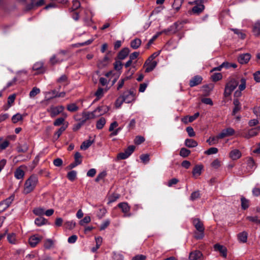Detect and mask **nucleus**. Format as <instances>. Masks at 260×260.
<instances>
[{
  "mask_svg": "<svg viewBox=\"0 0 260 260\" xmlns=\"http://www.w3.org/2000/svg\"><path fill=\"white\" fill-rule=\"evenodd\" d=\"M38 183V177L36 175H31L24 182L23 193L27 194L31 192L35 189Z\"/></svg>",
  "mask_w": 260,
  "mask_h": 260,
  "instance_id": "nucleus-1",
  "label": "nucleus"
},
{
  "mask_svg": "<svg viewBox=\"0 0 260 260\" xmlns=\"http://www.w3.org/2000/svg\"><path fill=\"white\" fill-rule=\"evenodd\" d=\"M67 53V50H60L56 54L53 55L50 58V62L51 64L54 65L57 63H60L64 59V57Z\"/></svg>",
  "mask_w": 260,
  "mask_h": 260,
  "instance_id": "nucleus-2",
  "label": "nucleus"
},
{
  "mask_svg": "<svg viewBox=\"0 0 260 260\" xmlns=\"http://www.w3.org/2000/svg\"><path fill=\"white\" fill-rule=\"evenodd\" d=\"M184 23V22L183 21L176 22L174 23L172 25L170 26L168 28L164 29L163 30L159 31L158 32H161V35L162 34L168 35L170 32H171L173 34H175L182 28Z\"/></svg>",
  "mask_w": 260,
  "mask_h": 260,
  "instance_id": "nucleus-3",
  "label": "nucleus"
},
{
  "mask_svg": "<svg viewBox=\"0 0 260 260\" xmlns=\"http://www.w3.org/2000/svg\"><path fill=\"white\" fill-rule=\"evenodd\" d=\"M238 82L234 79L229 81L225 87L224 94L225 96H228L238 85Z\"/></svg>",
  "mask_w": 260,
  "mask_h": 260,
  "instance_id": "nucleus-4",
  "label": "nucleus"
},
{
  "mask_svg": "<svg viewBox=\"0 0 260 260\" xmlns=\"http://www.w3.org/2000/svg\"><path fill=\"white\" fill-rule=\"evenodd\" d=\"M193 223L196 229L199 232V234H196L195 238L197 239L203 238L204 231L203 224L199 219H194L193 221Z\"/></svg>",
  "mask_w": 260,
  "mask_h": 260,
  "instance_id": "nucleus-5",
  "label": "nucleus"
},
{
  "mask_svg": "<svg viewBox=\"0 0 260 260\" xmlns=\"http://www.w3.org/2000/svg\"><path fill=\"white\" fill-rule=\"evenodd\" d=\"M64 110V107L62 105L57 106H51L47 109V111L50 114V116L51 117H55L58 115L62 113Z\"/></svg>",
  "mask_w": 260,
  "mask_h": 260,
  "instance_id": "nucleus-6",
  "label": "nucleus"
},
{
  "mask_svg": "<svg viewBox=\"0 0 260 260\" xmlns=\"http://www.w3.org/2000/svg\"><path fill=\"white\" fill-rule=\"evenodd\" d=\"M82 117L81 118H75V120L76 121H79V122H82L84 124V123L88 120L94 119L97 117L98 115L96 114H94V113L92 112H83L82 113Z\"/></svg>",
  "mask_w": 260,
  "mask_h": 260,
  "instance_id": "nucleus-7",
  "label": "nucleus"
},
{
  "mask_svg": "<svg viewBox=\"0 0 260 260\" xmlns=\"http://www.w3.org/2000/svg\"><path fill=\"white\" fill-rule=\"evenodd\" d=\"M135 147L133 145L129 146L124 152H121L117 155V158L119 159H124L128 157L134 152Z\"/></svg>",
  "mask_w": 260,
  "mask_h": 260,
  "instance_id": "nucleus-8",
  "label": "nucleus"
},
{
  "mask_svg": "<svg viewBox=\"0 0 260 260\" xmlns=\"http://www.w3.org/2000/svg\"><path fill=\"white\" fill-rule=\"evenodd\" d=\"M121 96L123 98L124 102L126 103H130L135 99V94L134 91L131 90L124 91Z\"/></svg>",
  "mask_w": 260,
  "mask_h": 260,
  "instance_id": "nucleus-9",
  "label": "nucleus"
},
{
  "mask_svg": "<svg viewBox=\"0 0 260 260\" xmlns=\"http://www.w3.org/2000/svg\"><path fill=\"white\" fill-rule=\"evenodd\" d=\"M204 0H197L194 2L196 6L192 9V12L193 14H199L201 13L204 9L205 6L203 4Z\"/></svg>",
  "mask_w": 260,
  "mask_h": 260,
  "instance_id": "nucleus-10",
  "label": "nucleus"
},
{
  "mask_svg": "<svg viewBox=\"0 0 260 260\" xmlns=\"http://www.w3.org/2000/svg\"><path fill=\"white\" fill-rule=\"evenodd\" d=\"M14 196H11L6 200L0 202V213L6 210L11 205L14 200Z\"/></svg>",
  "mask_w": 260,
  "mask_h": 260,
  "instance_id": "nucleus-11",
  "label": "nucleus"
},
{
  "mask_svg": "<svg viewBox=\"0 0 260 260\" xmlns=\"http://www.w3.org/2000/svg\"><path fill=\"white\" fill-rule=\"evenodd\" d=\"M157 64V62L156 61H151L147 59L144 64L145 72L149 73L151 72L156 67Z\"/></svg>",
  "mask_w": 260,
  "mask_h": 260,
  "instance_id": "nucleus-12",
  "label": "nucleus"
},
{
  "mask_svg": "<svg viewBox=\"0 0 260 260\" xmlns=\"http://www.w3.org/2000/svg\"><path fill=\"white\" fill-rule=\"evenodd\" d=\"M235 133V130L232 127H228L223 129L220 133L218 134V137L223 139L226 137L233 136Z\"/></svg>",
  "mask_w": 260,
  "mask_h": 260,
  "instance_id": "nucleus-13",
  "label": "nucleus"
},
{
  "mask_svg": "<svg viewBox=\"0 0 260 260\" xmlns=\"http://www.w3.org/2000/svg\"><path fill=\"white\" fill-rule=\"evenodd\" d=\"M118 206L121 209V211L124 214L125 216L129 217L131 216V214L129 213L130 207L127 203H120L118 205Z\"/></svg>",
  "mask_w": 260,
  "mask_h": 260,
  "instance_id": "nucleus-14",
  "label": "nucleus"
},
{
  "mask_svg": "<svg viewBox=\"0 0 260 260\" xmlns=\"http://www.w3.org/2000/svg\"><path fill=\"white\" fill-rule=\"evenodd\" d=\"M23 168H26V167L22 165L16 169L14 172V177L17 179H23L25 175V172L23 170Z\"/></svg>",
  "mask_w": 260,
  "mask_h": 260,
  "instance_id": "nucleus-15",
  "label": "nucleus"
},
{
  "mask_svg": "<svg viewBox=\"0 0 260 260\" xmlns=\"http://www.w3.org/2000/svg\"><path fill=\"white\" fill-rule=\"evenodd\" d=\"M42 237L38 235H34L29 238V244L31 247H35L42 240Z\"/></svg>",
  "mask_w": 260,
  "mask_h": 260,
  "instance_id": "nucleus-16",
  "label": "nucleus"
},
{
  "mask_svg": "<svg viewBox=\"0 0 260 260\" xmlns=\"http://www.w3.org/2000/svg\"><path fill=\"white\" fill-rule=\"evenodd\" d=\"M189 258L190 260H203V254L201 251L195 250L190 253Z\"/></svg>",
  "mask_w": 260,
  "mask_h": 260,
  "instance_id": "nucleus-17",
  "label": "nucleus"
},
{
  "mask_svg": "<svg viewBox=\"0 0 260 260\" xmlns=\"http://www.w3.org/2000/svg\"><path fill=\"white\" fill-rule=\"evenodd\" d=\"M109 110V107L107 106H102L101 107H99L96 108L93 112L94 113V114H96L98 116L104 115L105 113H107Z\"/></svg>",
  "mask_w": 260,
  "mask_h": 260,
  "instance_id": "nucleus-18",
  "label": "nucleus"
},
{
  "mask_svg": "<svg viewBox=\"0 0 260 260\" xmlns=\"http://www.w3.org/2000/svg\"><path fill=\"white\" fill-rule=\"evenodd\" d=\"M259 131V126L251 128L247 132V133L244 136V137L246 139H249L257 135Z\"/></svg>",
  "mask_w": 260,
  "mask_h": 260,
  "instance_id": "nucleus-19",
  "label": "nucleus"
},
{
  "mask_svg": "<svg viewBox=\"0 0 260 260\" xmlns=\"http://www.w3.org/2000/svg\"><path fill=\"white\" fill-rule=\"evenodd\" d=\"M215 250L218 251L223 257H226L227 256V249L226 248L219 244H216L214 246Z\"/></svg>",
  "mask_w": 260,
  "mask_h": 260,
  "instance_id": "nucleus-20",
  "label": "nucleus"
},
{
  "mask_svg": "<svg viewBox=\"0 0 260 260\" xmlns=\"http://www.w3.org/2000/svg\"><path fill=\"white\" fill-rule=\"evenodd\" d=\"M250 57L251 56L249 53L242 54L239 55L238 60L241 64H245L248 62Z\"/></svg>",
  "mask_w": 260,
  "mask_h": 260,
  "instance_id": "nucleus-21",
  "label": "nucleus"
},
{
  "mask_svg": "<svg viewBox=\"0 0 260 260\" xmlns=\"http://www.w3.org/2000/svg\"><path fill=\"white\" fill-rule=\"evenodd\" d=\"M202 78L200 76H196L193 77L189 81V85L190 87H193L200 84L202 81Z\"/></svg>",
  "mask_w": 260,
  "mask_h": 260,
  "instance_id": "nucleus-22",
  "label": "nucleus"
},
{
  "mask_svg": "<svg viewBox=\"0 0 260 260\" xmlns=\"http://www.w3.org/2000/svg\"><path fill=\"white\" fill-rule=\"evenodd\" d=\"M7 240L12 244H17L19 242V240L16 234L13 233H9L7 235Z\"/></svg>",
  "mask_w": 260,
  "mask_h": 260,
  "instance_id": "nucleus-23",
  "label": "nucleus"
},
{
  "mask_svg": "<svg viewBox=\"0 0 260 260\" xmlns=\"http://www.w3.org/2000/svg\"><path fill=\"white\" fill-rule=\"evenodd\" d=\"M230 157L233 160H237L241 156V153L238 149H234L230 153Z\"/></svg>",
  "mask_w": 260,
  "mask_h": 260,
  "instance_id": "nucleus-24",
  "label": "nucleus"
},
{
  "mask_svg": "<svg viewBox=\"0 0 260 260\" xmlns=\"http://www.w3.org/2000/svg\"><path fill=\"white\" fill-rule=\"evenodd\" d=\"M34 70L37 71L38 73H43L44 72L43 63L42 62H37L33 66Z\"/></svg>",
  "mask_w": 260,
  "mask_h": 260,
  "instance_id": "nucleus-25",
  "label": "nucleus"
},
{
  "mask_svg": "<svg viewBox=\"0 0 260 260\" xmlns=\"http://www.w3.org/2000/svg\"><path fill=\"white\" fill-rule=\"evenodd\" d=\"M198 144L197 142L193 139H187L185 141V146L189 148L196 147L198 146Z\"/></svg>",
  "mask_w": 260,
  "mask_h": 260,
  "instance_id": "nucleus-26",
  "label": "nucleus"
},
{
  "mask_svg": "<svg viewBox=\"0 0 260 260\" xmlns=\"http://www.w3.org/2000/svg\"><path fill=\"white\" fill-rule=\"evenodd\" d=\"M129 50L128 48L122 49L118 54V57L120 59H124L129 54Z\"/></svg>",
  "mask_w": 260,
  "mask_h": 260,
  "instance_id": "nucleus-27",
  "label": "nucleus"
},
{
  "mask_svg": "<svg viewBox=\"0 0 260 260\" xmlns=\"http://www.w3.org/2000/svg\"><path fill=\"white\" fill-rule=\"evenodd\" d=\"M248 233L246 232H242L238 235V239L239 241L242 243L247 242Z\"/></svg>",
  "mask_w": 260,
  "mask_h": 260,
  "instance_id": "nucleus-28",
  "label": "nucleus"
},
{
  "mask_svg": "<svg viewBox=\"0 0 260 260\" xmlns=\"http://www.w3.org/2000/svg\"><path fill=\"white\" fill-rule=\"evenodd\" d=\"M141 44V40L140 39L136 38L131 42V47L134 49H138Z\"/></svg>",
  "mask_w": 260,
  "mask_h": 260,
  "instance_id": "nucleus-29",
  "label": "nucleus"
},
{
  "mask_svg": "<svg viewBox=\"0 0 260 260\" xmlns=\"http://www.w3.org/2000/svg\"><path fill=\"white\" fill-rule=\"evenodd\" d=\"M94 142V140L90 139L84 141L80 146V149L82 150H86L88 149Z\"/></svg>",
  "mask_w": 260,
  "mask_h": 260,
  "instance_id": "nucleus-30",
  "label": "nucleus"
},
{
  "mask_svg": "<svg viewBox=\"0 0 260 260\" xmlns=\"http://www.w3.org/2000/svg\"><path fill=\"white\" fill-rule=\"evenodd\" d=\"M252 31L254 36H258L260 35V22H256L253 26Z\"/></svg>",
  "mask_w": 260,
  "mask_h": 260,
  "instance_id": "nucleus-31",
  "label": "nucleus"
},
{
  "mask_svg": "<svg viewBox=\"0 0 260 260\" xmlns=\"http://www.w3.org/2000/svg\"><path fill=\"white\" fill-rule=\"evenodd\" d=\"M203 168V167L202 165L196 166L192 170L193 175L194 176H198L200 175Z\"/></svg>",
  "mask_w": 260,
  "mask_h": 260,
  "instance_id": "nucleus-32",
  "label": "nucleus"
},
{
  "mask_svg": "<svg viewBox=\"0 0 260 260\" xmlns=\"http://www.w3.org/2000/svg\"><path fill=\"white\" fill-rule=\"evenodd\" d=\"M106 122V119L104 117L100 118L96 122V128L98 129H101L103 128Z\"/></svg>",
  "mask_w": 260,
  "mask_h": 260,
  "instance_id": "nucleus-33",
  "label": "nucleus"
},
{
  "mask_svg": "<svg viewBox=\"0 0 260 260\" xmlns=\"http://www.w3.org/2000/svg\"><path fill=\"white\" fill-rule=\"evenodd\" d=\"M234 108L233 110V114L235 115L241 109L240 103L237 99H234Z\"/></svg>",
  "mask_w": 260,
  "mask_h": 260,
  "instance_id": "nucleus-34",
  "label": "nucleus"
},
{
  "mask_svg": "<svg viewBox=\"0 0 260 260\" xmlns=\"http://www.w3.org/2000/svg\"><path fill=\"white\" fill-rule=\"evenodd\" d=\"M219 139H221L219 137H218V135L214 137H210L207 140V142L208 143V144L210 145H215L218 142Z\"/></svg>",
  "mask_w": 260,
  "mask_h": 260,
  "instance_id": "nucleus-35",
  "label": "nucleus"
},
{
  "mask_svg": "<svg viewBox=\"0 0 260 260\" xmlns=\"http://www.w3.org/2000/svg\"><path fill=\"white\" fill-rule=\"evenodd\" d=\"M47 222V220L43 217L42 216H39L35 220V223L38 226H41L45 224Z\"/></svg>",
  "mask_w": 260,
  "mask_h": 260,
  "instance_id": "nucleus-36",
  "label": "nucleus"
},
{
  "mask_svg": "<svg viewBox=\"0 0 260 260\" xmlns=\"http://www.w3.org/2000/svg\"><path fill=\"white\" fill-rule=\"evenodd\" d=\"M241 207L243 209L245 210L249 206V201L245 197L242 196L241 198Z\"/></svg>",
  "mask_w": 260,
  "mask_h": 260,
  "instance_id": "nucleus-37",
  "label": "nucleus"
},
{
  "mask_svg": "<svg viewBox=\"0 0 260 260\" xmlns=\"http://www.w3.org/2000/svg\"><path fill=\"white\" fill-rule=\"evenodd\" d=\"M183 2V0H174L172 7L176 11H178Z\"/></svg>",
  "mask_w": 260,
  "mask_h": 260,
  "instance_id": "nucleus-38",
  "label": "nucleus"
},
{
  "mask_svg": "<svg viewBox=\"0 0 260 260\" xmlns=\"http://www.w3.org/2000/svg\"><path fill=\"white\" fill-rule=\"evenodd\" d=\"M68 124H67L66 126H62L61 127H60L58 129V130L55 133L54 138H55V139L56 140L58 139V138L60 136L62 133L66 130Z\"/></svg>",
  "mask_w": 260,
  "mask_h": 260,
  "instance_id": "nucleus-39",
  "label": "nucleus"
},
{
  "mask_svg": "<svg viewBox=\"0 0 260 260\" xmlns=\"http://www.w3.org/2000/svg\"><path fill=\"white\" fill-rule=\"evenodd\" d=\"M67 108L68 111L72 112L77 111L79 109L78 107L75 103H72L68 105Z\"/></svg>",
  "mask_w": 260,
  "mask_h": 260,
  "instance_id": "nucleus-40",
  "label": "nucleus"
},
{
  "mask_svg": "<svg viewBox=\"0 0 260 260\" xmlns=\"http://www.w3.org/2000/svg\"><path fill=\"white\" fill-rule=\"evenodd\" d=\"M64 227L69 230H72L74 229L76 225V223L73 220L68 221L64 223Z\"/></svg>",
  "mask_w": 260,
  "mask_h": 260,
  "instance_id": "nucleus-41",
  "label": "nucleus"
},
{
  "mask_svg": "<svg viewBox=\"0 0 260 260\" xmlns=\"http://www.w3.org/2000/svg\"><path fill=\"white\" fill-rule=\"evenodd\" d=\"M232 30L234 31V32L236 34H237L239 38H240L241 39H244L246 37V35L244 32L241 31L239 29L233 28L232 29Z\"/></svg>",
  "mask_w": 260,
  "mask_h": 260,
  "instance_id": "nucleus-42",
  "label": "nucleus"
},
{
  "mask_svg": "<svg viewBox=\"0 0 260 260\" xmlns=\"http://www.w3.org/2000/svg\"><path fill=\"white\" fill-rule=\"evenodd\" d=\"M109 62V58L105 56L102 60L99 61L98 66L99 68H103L106 66Z\"/></svg>",
  "mask_w": 260,
  "mask_h": 260,
  "instance_id": "nucleus-43",
  "label": "nucleus"
},
{
  "mask_svg": "<svg viewBox=\"0 0 260 260\" xmlns=\"http://www.w3.org/2000/svg\"><path fill=\"white\" fill-rule=\"evenodd\" d=\"M190 153V151L186 148H182L180 151V155L183 157L188 156Z\"/></svg>",
  "mask_w": 260,
  "mask_h": 260,
  "instance_id": "nucleus-44",
  "label": "nucleus"
},
{
  "mask_svg": "<svg viewBox=\"0 0 260 260\" xmlns=\"http://www.w3.org/2000/svg\"><path fill=\"white\" fill-rule=\"evenodd\" d=\"M34 213L38 216H42L45 213V210L42 208H37L34 209Z\"/></svg>",
  "mask_w": 260,
  "mask_h": 260,
  "instance_id": "nucleus-45",
  "label": "nucleus"
},
{
  "mask_svg": "<svg viewBox=\"0 0 260 260\" xmlns=\"http://www.w3.org/2000/svg\"><path fill=\"white\" fill-rule=\"evenodd\" d=\"M40 92V90L37 87H34L30 91L29 95L30 98H34L36 95Z\"/></svg>",
  "mask_w": 260,
  "mask_h": 260,
  "instance_id": "nucleus-46",
  "label": "nucleus"
},
{
  "mask_svg": "<svg viewBox=\"0 0 260 260\" xmlns=\"http://www.w3.org/2000/svg\"><path fill=\"white\" fill-rule=\"evenodd\" d=\"M23 119V116L20 113H17L16 114L13 116L12 120L13 123H17L18 121Z\"/></svg>",
  "mask_w": 260,
  "mask_h": 260,
  "instance_id": "nucleus-47",
  "label": "nucleus"
},
{
  "mask_svg": "<svg viewBox=\"0 0 260 260\" xmlns=\"http://www.w3.org/2000/svg\"><path fill=\"white\" fill-rule=\"evenodd\" d=\"M15 99V94H12L10 95L8 98V106L7 108H5V110H7L8 108H9L10 107L12 106V104L14 103Z\"/></svg>",
  "mask_w": 260,
  "mask_h": 260,
  "instance_id": "nucleus-48",
  "label": "nucleus"
},
{
  "mask_svg": "<svg viewBox=\"0 0 260 260\" xmlns=\"http://www.w3.org/2000/svg\"><path fill=\"white\" fill-rule=\"evenodd\" d=\"M246 80L245 78H242L240 80V83L239 85L238 88L240 91L244 90L246 88Z\"/></svg>",
  "mask_w": 260,
  "mask_h": 260,
  "instance_id": "nucleus-49",
  "label": "nucleus"
},
{
  "mask_svg": "<svg viewBox=\"0 0 260 260\" xmlns=\"http://www.w3.org/2000/svg\"><path fill=\"white\" fill-rule=\"evenodd\" d=\"M222 76L221 73H214L211 76V78L212 81L216 82L217 81H219L222 79Z\"/></svg>",
  "mask_w": 260,
  "mask_h": 260,
  "instance_id": "nucleus-50",
  "label": "nucleus"
},
{
  "mask_svg": "<svg viewBox=\"0 0 260 260\" xmlns=\"http://www.w3.org/2000/svg\"><path fill=\"white\" fill-rule=\"evenodd\" d=\"M75 162L77 163V164L80 165L82 162V156L81 154L77 152L75 154Z\"/></svg>",
  "mask_w": 260,
  "mask_h": 260,
  "instance_id": "nucleus-51",
  "label": "nucleus"
},
{
  "mask_svg": "<svg viewBox=\"0 0 260 260\" xmlns=\"http://www.w3.org/2000/svg\"><path fill=\"white\" fill-rule=\"evenodd\" d=\"M104 95V89L102 88H99L95 93V95L96 96V100L101 99Z\"/></svg>",
  "mask_w": 260,
  "mask_h": 260,
  "instance_id": "nucleus-52",
  "label": "nucleus"
},
{
  "mask_svg": "<svg viewBox=\"0 0 260 260\" xmlns=\"http://www.w3.org/2000/svg\"><path fill=\"white\" fill-rule=\"evenodd\" d=\"M246 219L250 221L254 222L257 224L260 223V219L256 216H247Z\"/></svg>",
  "mask_w": 260,
  "mask_h": 260,
  "instance_id": "nucleus-53",
  "label": "nucleus"
},
{
  "mask_svg": "<svg viewBox=\"0 0 260 260\" xmlns=\"http://www.w3.org/2000/svg\"><path fill=\"white\" fill-rule=\"evenodd\" d=\"M77 173L75 171H72L68 173L67 177L71 181H73L76 177Z\"/></svg>",
  "mask_w": 260,
  "mask_h": 260,
  "instance_id": "nucleus-54",
  "label": "nucleus"
},
{
  "mask_svg": "<svg viewBox=\"0 0 260 260\" xmlns=\"http://www.w3.org/2000/svg\"><path fill=\"white\" fill-rule=\"evenodd\" d=\"M218 152V149L215 147H211L208 149L205 152V153L207 155H211L213 154H216Z\"/></svg>",
  "mask_w": 260,
  "mask_h": 260,
  "instance_id": "nucleus-55",
  "label": "nucleus"
},
{
  "mask_svg": "<svg viewBox=\"0 0 260 260\" xmlns=\"http://www.w3.org/2000/svg\"><path fill=\"white\" fill-rule=\"evenodd\" d=\"M200 197V194L199 191H196L193 192L190 197V199L191 201H194L197 199L199 198Z\"/></svg>",
  "mask_w": 260,
  "mask_h": 260,
  "instance_id": "nucleus-56",
  "label": "nucleus"
},
{
  "mask_svg": "<svg viewBox=\"0 0 260 260\" xmlns=\"http://www.w3.org/2000/svg\"><path fill=\"white\" fill-rule=\"evenodd\" d=\"M64 121V118L63 117H59L57 118L53 122V124L54 126H59L61 124L63 123Z\"/></svg>",
  "mask_w": 260,
  "mask_h": 260,
  "instance_id": "nucleus-57",
  "label": "nucleus"
},
{
  "mask_svg": "<svg viewBox=\"0 0 260 260\" xmlns=\"http://www.w3.org/2000/svg\"><path fill=\"white\" fill-rule=\"evenodd\" d=\"M148 85V81L140 84L139 88V91L140 92H144L146 90Z\"/></svg>",
  "mask_w": 260,
  "mask_h": 260,
  "instance_id": "nucleus-58",
  "label": "nucleus"
},
{
  "mask_svg": "<svg viewBox=\"0 0 260 260\" xmlns=\"http://www.w3.org/2000/svg\"><path fill=\"white\" fill-rule=\"evenodd\" d=\"M119 196L118 194H113L109 197V201L108 204H110L116 201L118 198Z\"/></svg>",
  "mask_w": 260,
  "mask_h": 260,
  "instance_id": "nucleus-59",
  "label": "nucleus"
},
{
  "mask_svg": "<svg viewBox=\"0 0 260 260\" xmlns=\"http://www.w3.org/2000/svg\"><path fill=\"white\" fill-rule=\"evenodd\" d=\"M32 7H40L44 4V0H39L37 3L35 2V0H31V3Z\"/></svg>",
  "mask_w": 260,
  "mask_h": 260,
  "instance_id": "nucleus-60",
  "label": "nucleus"
},
{
  "mask_svg": "<svg viewBox=\"0 0 260 260\" xmlns=\"http://www.w3.org/2000/svg\"><path fill=\"white\" fill-rule=\"evenodd\" d=\"M124 102L123 98L121 96H119L116 101L115 105L117 108L120 107L122 103Z\"/></svg>",
  "mask_w": 260,
  "mask_h": 260,
  "instance_id": "nucleus-61",
  "label": "nucleus"
},
{
  "mask_svg": "<svg viewBox=\"0 0 260 260\" xmlns=\"http://www.w3.org/2000/svg\"><path fill=\"white\" fill-rule=\"evenodd\" d=\"M10 142L8 140H5L2 143H0V150H3L6 149L9 145Z\"/></svg>",
  "mask_w": 260,
  "mask_h": 260,
  "instance_id": "nucleus-62",
  "label": "nucleus"
},
{
  "mask_svg": "<svg viewBox=\"0 0 260 260\" xmlns=\"http://www.w3.org/2000/svg\"><path fill=\"white\" fill-rule=\"evenodd\" d=\"M90 221H91V218H90V216H86L85 217H84L83 218V219H82L80 221L79 223L81 225H83L84 224L88 223L90 222Z\"/></svg>",
  "mask_w": 260,
  "mask_h": 260,
  "instance_id": "nucleus-63",
  "label": "nucleus"
},
{
  "mask_svg": "<svg viewBox=\"0 0 260 260\" xmlns=\"http://www.w3.org/2000/svg\"><path fill=\"white\" fill-rule=\"evenodd\" d=\"M253 77L254 80L256 82H260V71H256L253 74Z\"/></svg>",
  "mask_w": 260,
  "mask_h": 260,
  "instance_id": "nucleus-64",
  "label": "nucleus"
}]
</instances>
